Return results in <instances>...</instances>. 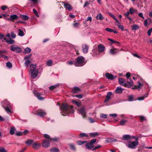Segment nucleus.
<instances>
[{
    "instance_id": "obj_1",
    "label": "nucleus",
    "mask_w": 152,
    "mask_h": 152,
    "mask_svg": "<svg viewBox=\"0 0 152 152\" xmlns=\"http://www.w3.org/2000/svg\"><path fill=\"white\" fill-rule=\"evenodd\" d=\"M1 104L7 113L10 115L12 110V105L10 102L7 100L5 99L1 102Z\"/></svg>"
},
{
    "instance_id": "obj_2",
    "label": "nucleus",
    "mask_w": 152,
    "mask_h": 152,
    "mask_svg": "<svg viewBox=\"0 0 152 152\" xmlns=\"http://www.w3.org/2000/svg\"><path fill=\"white\" fill-rule=\"evenodd\" d=\"M61 111L67 114L72 113L74 112V110L72 106L70 107L66 104H63L61 106Z\"/></svg>"
},
{
    "instance_id": "obj_3",
    "label": "nucleus",
    "mask_w": 152,
    "mask_h": 152,
    "mask_svg": "<svg viewBox=\"0 0 152 152\" xmlns=\"http://www.w3.org/2000/svg\"><path fill=\"white\" fill-rule=\"evenodd\" d=\"M76 61L74 62V65L76 66H83L86 63L84 60V58L82 56H78L76 59Z\"/></svg>"
},
{
    "instance_id": "obj_4",
    "label": "nucleus",
    "mask_w": 152,
    "mask_h": 152,
    "mask_svg": "<svg viewBox=\"0 0 152 152\" xmlns=\"http://www.w3.org/2000/svg\"><path fill=\"white\" fill-rule=\"evenodd\" d=\"M10 50L13 52H15L16 53H20L22 52L21 48L16 45H12L10 47Z\"/></svg>"
},
{
    "instance_id": "obj_5",
    "label": "nucleus",
    "mask_w": 152,
    "mask_h": 152,
    "mask_svg": "<svg viewBox=\"0 0 152 152\" xmlns=\"http://www.w3.org/2000/svg\"><path fill=\"white\" fill-rule=\"evenodd\" d=\"M138 141H129L126 146L130 148L134 149L138 145Z\"/></svg>"
},
{
    "instance_id": "obj_6",
    "label": "nucleus",
    "mask_w": 152,
    "mask_h": 152,
    "mask_svg": "<svg viewBox=\"0 0 152 152\" xmlns=\"http://www.w3.org/2000/svg\"><path fill=\"white\" fill-rule=\"evenodd\" d=\"M31 144L32 145L33 148L35 149H38L41 146L40 143L37 142H34L33 141L29 140V145Z\"/></svg>"
},
{
    "instance_id": "obj_7",
    "label": "nucleus",
    "mask_w": 152,
    "mask_h": 152,
    "mask_svg": "<svg viewBox=\"0 0 152 152\" xmlns=\"http://www.w3.org/2000/svg\"><path fill=\"white\" fill-rule=\"evenodd\" d=\"M127 83H126V84H125V87L129 88L133 85V82L131 78L127 79Z\"/></svg>"
},
{
    "instance_id": "obj_8",
    "label": "nucleus",
    "mask_w": 152,
    "mask_h": 152,
    "mask_svg": "<svg viewBox=\"0 0 152 152\" xmlns=\"http://www.w3.org/2000/svg\"><path fill=\"white\" fill-rule=\"evenodd\" d=\"M79 113L81 114L83 117L86 116V113L85 108L84 106H83L81 108L78 109Z\"/></svg>"
},
{
    "instance_id": "obj_9",
    "label": "nucleus",
    "mask_w": 152,
    "mask_h": 152,
    "mask_svg": "<svg viewBox=\"0 0 152 152\" xmlns=\"http://www.w3.org/2000/svg\"><path fill=\"white\" fill-rule=\"evenodd\" d=\"M62 3L64 4V7L66 9L69 11H71L72 9V7L68 3L66 2H62Z\"/></svg>"
},
{
    "instance_id": "obj_10",
    "label": "nucleus",
    "mask_w": 152,
    "mask_h": 152,
    "mask_svg": "<svg viewBox=\"0 0 152 152\" xmlns=\"http://www.w3.org/2000/svg\"><path fill=\"white\" fill-rule=\"evenodd\" d=\"M42 146L45 147H48L50 145V142L48 140H44L42 143Z\"/></svg>"
},
{
    "instance_id": "obj_11",
    "label": "nucleus",
    "mask_w": 152,
    "mask_h": 152,
    "mask_svg": "<svg viewBox=\"0 0 152 152\" xmlns=\"http://www.w3.org/2000/svg\"><path fill=\"white\" fill-rule=\"evenodd\" d=\"M31 77L33 78H36L38 76V71L37 69L31 72Z\"/></svg>"
},
{
    "instance_id": "obj_12",
    "label": "nucleus",
    "mask_w": 152,
    "mask_h": 152,
    "mask_svg": "<svg viewBox=\"0 0 152 152\" xmlns=\"http://www.w3.org/2000/svg\"><path fill=\"white\" fill-rule=\"evenodd\" d=\"M82 51L84 53H86L88 52L89 47L86 44H83L82 45Z\"/></svg>"
},
{
    "instance_id": "obj_13",
    "label": "nucleus",
    "mask_w": 152,
    "mask_h": 152,
    "mask_svg": "<svg viewBox=\"0 0 152 152\" xmlns=\"http://www.w3.org/2000/svg\"><path fill=\"white\" fill-rule=\"evenodd\" d=\"M37 115L40 116H44L46 114V113L42 110L39 109L37 111Z\"/></svg>"
},
{
    "instance_id": "obj_14",
    "label": "nucleus",
    "mask_w": 152,
    "mask_h": 152,
    "mask_svg": "<svg viewBox=\"0 0 152 152\" xmlns=\"http://www.w3.org/2000/svg\"><path fill=\"white\" fill-rule=\"evenodd\" d=\"M119 51V49L117 48L112 49H110L109 51L110 53L113 55H115Z\"/></svg>"
},
{
    "instance_id": "obj_15",
    "label": "nucleus",
    "mask_w": 152,
    "mask_h": 152,
    "mask_svg": "<svg viewBox=\"0 0 152 152\" xmlns=\"http://www.w3.org/2000/svg\"><path fill=\"white\" fill-rule=\"evenodd\" d=\"M34 93L35 95L40 100H43L44 99V98L41 96V93L38 92L36 91H34Z\"/></svg>"
},
{
    "instance_id": "obj_16",
    "label": "nucleus",
    "mask_w": 152,
    "mask_h": 152,
    "mask_svg": "<svg viewBox=\"0 0 152 152\" xmlns=\"http://www.w3.org/2000/svg\"><path fill=\"white\" fill-rule=\"evenodd\" d=\"M98 48L99 52H103L105 50V47L102 44H100L98 46Z\"/></svg>"
},
{
    "instance_id": "obj_17",
    "label": "nucleus",
    "mask_w": 152,
    "mask_h": 152,
    "mask_svg": "<svg viewBox=\"0 0 152 152\" xmlns=\"http://www.w3.org/2000/svg\"><path fill=\"white\" fill-rule=\"evenodd\" d=\"M105 76L107 79L110 80H113L116 77V76H113L112 74H110L108 73H106Z\"/></svg>"
},
{
    "instance_id": "obj_18",
    "label": "nucleus",
    "mask_w": 152,
    "mask_h": 152,
    "mask_svg": "<svg viewBox=\"0 0 152 152\" xmlns=\"http://www.w3.org/2000/svg\"><path fill=\"white\" fill-rule=\"evenodd\" d=\"M112 94V93L111 92H108L107 93V95L106 96V99L104 101V102H108L110 98V96Z\"/></svg>"
},
{
    "instance_id": "obj_19",
    "label": "nucleus",
    "mask_w": 152,
    "mask_h": 152,
    "mask_svg": "<svg viewBox=\"0 0 152 152\" xmlns=\"http://www.w3.org/2000/svg\"><path fill=\"white\" fill-rule=\"evenodd\" d=\"M24 65L27 68L28 66V55L25 56L24 58V60H26Z\"/></svg>"
},
{
    "instance_id": "obj_20",
    "label": "nucleus",
    "mask_w": 152,
    "mask_h": 152,
    "mask_svg": "<svg viewBox=\"0 0 152 152\" xmlns=\"http://www.w3.org/2000/svg\"><path fill=\"white\" fill-rule=\"evenodd\" d=\"M138 84L137 86H134V87L132 88V89L138 88V90H139L141 88V87L142 86V84L139 81H138Z\"/></svg>"
},
{
    "instance_id": "obj_21",
    "label": "nucleus",
    "mask_w": 152,
    "mask_h": 152,
    "mask_svg": "<svg viewBox=\"0 0 152 152\" xmlns=\"http://www.w3.org/2000/svg\"><path fill=\"white\" fill-rule=\"evenodd\" d=\"M44 137L46 139H48L50 140H52L54 141H56L57 140V138H54L53 139L51 138L50 137V136L48 134H44Z\"/></svg>"
},
{
    "instance_id": "obj_22",
    "label": "nucleus",
    "mask_w": 152,
    "mask_h": 152,
    "mask_svg": "<svg viewBox=\"0 0 152 152\" xmlns=\"http://www.w3.org/2000/svg\"><path fill=\"white\" fill-rule=\"evenodd\" d=\"M4 39L6 42L10 44H13L15 42L14 40L11 39H9L6 38H4Z\"/></svg>"
},
{
    "instance_id": "obj_23",
    "label": "nucleus",
    "mask_w": 152,
    "mask_h": 152,
    "mask_svg": "<svg viewBox=\"0 0 152 152\" xmlns=\"http://www.w3.org/2000/svg\"><path fill=\"white\" fill-rule=\"evenodd\" d=\"M116 141V139L113 138H107L106 140V142H112Z\"/></svg>"
},
{
    "instance_id": "obj_24",
    "label": "nucleus",
    "mask_w": 152,
    "mask_h": 152,
    "mask_svg": "<svg viewBox=\"0 0 152 152\" xmlns=\"http://www.w3.org/2000/svg\"><path fill=\"white\" fill-rule=\"evenodd\" d=\"M118 82L120 85L123 84L124 86H125V84H126L125 80L122 78H119L118 79Z\"/></svg>"
},
{
    "instance_id": "obj_25",
    "label": "nucleus",
    "mask_w": 152,
    "mask_h": 152,
    "mask_svg": "<svg viewBox=\"0 0 152 152\" xmlns=\"http://www.w3.org/2000/svg\"><path fill=\"white\" fill-rule=\"evenodd\" d=\"M29 67L30 72L34 71L36 69V64H31L30 65Z\"/></svg>"
},
{
    "instance_id": "obj_26",
    "label": "nucleus",
    "mask_w": 152,
    "mask_h": 152,
    "mask_svg": "<svg viewBox=\"0 0 152 152\" xmlns=\"http://www.w3.org/2000/svg\"><path fill=\"white\" fill-rule=\"evenodd\" d=\"M94 146L93 144H92L90 142H87L86 145V147L88 149H91Z\"/></svg>"
},
{
    "instance_id": "obj_27",
    "label": "nucleus",
    "mask_w": 152,
    "mask_h": 152,
    "mask_svg": "<svg viewBox=\"0 0 152 152\" xmlns=\"http://www.w3.org/2000/svg\"><path fill=\"white\" fill-rule=\"evenodd\" d=\"M72 92L74 93H77L78 92L80 91V89L77 87H75L73 89Z\"/></svg>"
},
{
    "instance_id": "obj_28",
    "label": "nucleus",
    "mask_w": 152,
    "mask_h": 152,
    "mask_svg": "<svg viewBox=\"0 0 152 152\" xmlns=\"http://www.w3.org/2000/svg\"><path fill=\"white\" fill-rule=\"evenodd\" d=\"M100 133L98 132L91 133L89 134L92 137H95L99 135Z\"/></svg>"
},
{
    "instance_id": "obj_29",
    "label": "nucleus",
    "mask_w": 152,
    "mask_h": 152,
    "mask_svg": "<svg viewBox=\"0 0 152 152\" xmlns=\"http://www.w3.org/2000/svg\"><path fill=\"white\" fill-rule=\"evenodd\" d=\"M127 122V121L124 119H122L120 121V124L121 126L125 125Z\"/></svg>"
},
{
    "instance_id": "obj_30",
    "label": "nucleus",
    "mask_w": 152,
    "mask_h": 152,
    "mask_svg": "<svg viewBox=\"0 0 152 152\" xmlns=\"http://www.w3.org/2000/svg\"><path fill=\"white\" fill-rule=\"evenodd\" d=\"M123 90V89L121 87H118L116 88L115 92L116 93H121L122 92Z\"/></svg>"
},
{
    "instance_id": "obj_31",
    "label": "nucleus",
    "mask_w": 152,
    "mask_h": 152,
    "mask_svg": "<svg viewBox=\"0 0 152 152\" xmlns=\"http://www.w3.org/2000/svg\"><path fill=\"white\" fill-rule=\"evenodd\" d=\"M16 129L13 127L11 128L10 130V133L11 135L15 133V132L16 131Z\"/></svg>"
},
{
    "instance_id": "obj_32",
    "label": "nucleus",
    "mask_w": 152,
    "mask_h": 152,
    "mask_svg": "<svg viewBox=\"0 0 152 152\" xmlns=\"http://www.w3.org/2000/svg\"><path fill=\"white\" fill-rule=\"evenodd\" d=\"M86 142V141L78 140L76 142L77 145H81Z\"/></svg>"
},
{
    "instance_id": "obj_33",
    "label": "nucleus",
    "mask_w": 152,
    "mask_h": 152,
    "mask_svg": "<svg viewBox=\"0 0 152 152\" xmlns=\"http://www.w3.org/2000/svg\"><path fill=\"white\" fill-rule=\"evenodd\" d=\"M132 30H136L138 29L139 28V27L138 26V25H136V24H134V25H133L132 26Z\"/></svg>"
},
{
    "instance_id": "obj_34",
    "label": "nucleus",
    "mask_w": 152,
    "mask_h": 152,
    "mask_svg": "<svg viewBox=\"0 0 152 152\" xmlns=\"http://www.w3.org/2000/svg\"><path fill=\"white\" fill-rule=\"evenodd\" d=\"M123 139L125 140H130L131 138V136L129 135H125L123 136Z\"/></svg>"
},
{
    "instance_id": "obj_35",
    "label": "nucleus",
    "mask_w": 152,
    "mask_h": 152,
    "mask_svg": "<svg viewBox=\"0 0 152 152\" xmlns=\"http://www.w3.org/2000/svg\"><path fill=\"white\" fill-rule=\"evenodd\" d=\"M10 19L12 20H15L18 18V16L16 15H11L10 16Z\"/></svg>"
},
{
    "instance_id": "obj_36",
    "label": "nucleus",
    "mask_w": 152,
    "mask_h": 152,
    "mask_svg": "<svg viewBox=\"0 0 152 152\" xmlns=\"http://www.w3.org/2000/svg\"><path fill=\"white\" fill-rule=\"evenodd\" d=\"M137 10L135 9H134L133 8L131 7L129 10V12L131 14H132L134 13L137 12Z\"/></svg>"
},
{
    "instance_id": "obj_37",
    "label": "nucleus",
    "mask_w": 152,
    "mask_h": 152,
    "mask_svg": "<svg viewBox=\"0 0 152 152\" xmlns=\"http://www.w3.org/2000/svg\"><path fill=\"white\" fill-rule=\"evenodd\" d=\"M109 15L111 16V17H112L117 22V23H118V21L117 19L115 18V15L112 14L111 13H108Z\"/></svg>"
},
{
    "instance_id": "obj_38",
    "label": "nucleus",
    "mask_w": 152,
    "mask_h": 152,
    "mask_svg": "<svg viewBox=\"0 0 152 152\" xmlns=\"http://www.w3.org/2000/svg\"><path fill=\"white\" fill-rule=\"evenodd\" d=\"M103 19V18L102 17L101 14L100 13L97 15L96 16V19L100 20H102Z\"/></svg>"
},
{
    "instance_id": "obj_39",
    "label": "nucleus",
    "mask_w": 152,
    "mask_h": 152,
    "mask_svg": "<svg viewBox=\"0 0 152 152\" xmlns=\"http://www.w3.org/2000/svg\"><path fill=\"white\" fill-rule=\"evenodd\" d=\"M6 65L7 67L9 69H10L12 67V63L9 62H7L6 63Z\"/></svg>"
},
{
    "instance_id": "obj_40",
    "label": "nucleus",
    "mask_w": 152,
    "mask_h": 152,
    "mask_svg": "<svg viewBox=\"0 0 152 152\" xmlns=\"http://www.w3.org/2000/svg\"><path fill=\"white\" fill-rule=\"evenodd\" d=\"M50 151L51 152H58L59 150L56 148H53L50 149Z\"/></svg>"
},
{
    "instance_id": "obj_41",
    "label": "nucleus",
    "mask_w": 152,
    "mask_h": 152,
    "mask_svg": "<svg viewBox=\"0 0 152 152\" xmlns=\"http://www.w3.org/2000/svg\"><path fill=\"white\" fill-rule=\"evenodd\" d=\"M59 86L58 85L52 86L49 87V89L52 90L56 88Z\"/></svg>"
},
{
    "instance_id": "obj_42",
    "label": "nucleus",
    "mask_w": 152,
    "mask_h": 152,
    "mask_svg": "<svg viewBox=\"0 0 152 152\" xmlns=\"http://www.w3.org/2000/svg\"><path fill=\"white\" fill-rule=\"evenodd\" d=\"M18 34L20 36H23L24 35L23 32L21 29H19Z\"/></svg>"
},
{
    "instance_id": "obj_43",
    "label": "nucleus",
    "mask_w": 152,
    "mask_h": 152,
    "mask_svg": "<svg viewBox=\"0 0 152 152\" xmlns=\"http://www.w3.org/2000/svg\"><path fill=\"white\" fill-rule=\"evenodd\" d=\"M53 63V62L52 60H49L47 61L46 64L47 66H52Z\"/></svg>"
},
{
    "instance_id": "obj_44",
    "label": "nucleus",
    "mask_w": 152,
    "mask_h": 152,
    "mask_svg": "<svg viewBox=\"0 0 152 152\" xmlns=\"http://www.w3.org/2000/svg\"><path fill=\"white\" fill-rule=\"evenodd\" d=\"M69 145L70 146V148L72 150H75L76 148L75 147L74 145L72 143H70L69 144Z\"/></svg>"
},
{
    "instance_id": "obj_45",
    "label": "nucleus",
    "mask_w": 152,
    "mask_h": 152,
    "mask_svg": "<svg viewBox=\"0 0 152 152\" xmlns=\"http://www.w3.org/2000/svg\"><path fill=\"white\" fill-rule=\"evenodd\" d=\"M0 57H3L4 58V60L7 61V60H8V57L7 56H5L3 54H0Z\"/></svg>"
},
{
    "instance_id": "obj_46",
    "label": "nucleus",
    "mask_w": 152,
    "mask_h": 152,
    "mask_svg": "<svg viewBox=\"0 0 152 152\" xmlns=\"http://www.w3.org/2000/svg\"><path fill=\"white\" fill-rule=\"evenodd\" d=\"M21 18L22 19L24 20H27L28 19V16L24 15H22Z\"/></svg>"
},
{
    "instance_id": "obj_47",
    "label": "nucleus",
    "mask_w": 152,
    "mask_h": 152,
    "mask_svg": "<svg viewBox=\"0 0 152 152\" xmlns=\"http://www.w3.org/2000/svg\"><path fill=\"white\" fill-rule=\"evenodd\" d=\"M100 118H107V115L106 114H104L102 113L101 114Z\"/></svg>"
},
{
    "instance_id": "obj_48",
    "label": "nucleus",
    "mask_w": 152,
    "mask_h": 152,
    "mask_svg": "<svg viewBox=\"0 0 152 152\" xmlns=\"http://www.w3.org/2000/svg\"><path fill=\"white\" fill-rule=\"evenodd\" d=\"M116 25L117 26L118 28L122 30V31L124 30V27L123 25H120L119 24H116Z\"/></svg>"
},
{
    "instance_id": "obj_49",
    "label": "nucleus",
    "mask_w": 152,
    "mask_h": 152,
    "mask_svg": "<svg viewBox=\"0 0 152 152\" xmlns=\"http://www.w3.org/2000/svg\"><path fill=\"white\" fill-rule=\"evenodd\" d=\"M24 54H28V47L26 48L24 50V51L23 52Z\"/></svg>"
},
{
    "instance_id": "obj_50",
    "label": "nucleus",
    "mask_w": 152,
    "mask_h": 152,
    "mask_svg": "<svg viewBox=\"0 0 152 152\" xmlns=\"http://www.w3.org/2000/svg\"><path fill=\"white\" fill-rule=\"evenodd\" d=\"M73 102L75 103L78 107H79L81 105V104L75 101H73Z\"/></svg>"
},
{
    "instance_id": "obj_51",
    "label": "nucleus",
    "mask_w": 152,
    "mask_h": 152,
    "mask_svg": "<svg viewBox=\"0 0 152 152\" xmlns=\"http://www.w3.org/2000/svg\"><path fill=\"white\" fill-rule=\"evenodd\" d=\"M79 136L80 137H87L88 136L87 134L85 133H81L79 134Z\"/></svg>"
},
{
    "instance_id": "obj_52",
    "label": "nucleus",
    "mask_w": 152,
    "mask_h": 152,
    "mask_svg": "<svg viewBox=\"0 0 152 152\" xmlns=\"http://www.w3.org/2000/svg\"><path fill=\"white\" fill-rule=\"evenodd\" d=\"M0 152H7L4 147H0Z\"/></svg>"
},
{
    "instance_id": "obj_53",
    "label": "nucleus",
    "mask_w": 152,
    "mask_h": 152,
    "mask_svg": "<svg viewBox=\"0 0 152 152\" xmlns=\"http://www.w3.org/2000/svg\"><path fill=\"white\" fill-rule=\"evenodd\" d=\"M33 12H34V13L36 15V16L37 17H39V15H38V13L37 12V11L36 10V9H33Z\"/></svg>"
},
{
    "instance_id": "obj_54",
    "label": "nucleus",
    "mask_w": 152,
    "mask_h": 152,
    "mask_svg": "<svg viewBox=\"0 0 152 152\" xmlns=\"http://www.w3.org/2000/svg\"><path fill=\"white\" fill-rule=\"evenodd\" d=\"M140 120L142 122L146 120L145 118L143 116H140Z\"/></svg>"
},
{
    "instance_id": "obj_55",
    "label": "nucleus",
    "mask_w": 152,
    "mask_h": 152,
    "mask_svg": "<svg viewBox=\"0 0 152 152\" xmlns=\"http://www.w3.org/2000/svg\"><path fill=\"white\" fill-rule=\"evenodd\" d=\"M88 120L90 121L91 123H93L95 122V120L93 119V118H88Z\"/></svg>"
},
{
    "instance_id": "obj_56",
    "label": "nucleus",
    "mask_w": 152,
    "mask_h": 152,
    "mask_svg": "<svg viewBox=\"0 0 152 152\" xmlns=\"http://www.w3.org/2000/svg\"><path fill=\"white\" fill-rule=\"evenodd\" d=\"M97 140L96 139H94L91 140L90 142L92 144L95 143L96 141Z\"/></svg>"
},
{
    "instance_id": "obj_57",
    "label": "nucleus",
    "mask_w": 152,
    "mask_h": 152,
    "mask_svg": "<svg viewBox=\"0 0 152 152\" xmlns=\"http://www.w3.org/2000/svg\"><path fill=\"white\" fill-rule=\"evenodd\" d=\"M101 147H102L101 145H98L96 146L95 148H94L93 149V150H96L97 149H98L99 148H101Z\"/></svg>"
},
{
    "instance_id": "obj_58",
    "label": "nucleus",
    "mask_w": 152,
    "mask_h": 152,
    "mask_svg": "<svg viewBox=\"0 0 152 152\" xmlns=\"http://www.w3.org/2000/svg\"><path fill=\"white\" fill-rule=\"evenodd\" d=\"M16 37V35L13 32L11 33V37L12 38H15Z\"/></svg>"
},
{
    "instance_id": "obj_59",
    "label": "nucleus",
    "mask_w": 152,
    "mask_h": 152,
    "mask_svg": "<svg viewBox=\"0 0 152 152\" xmlns=\"http://www.w3.org/2000/svg\"><path fill=\"white\" fill-rule=\"evenodd\" d=\"M147 96V95L145 96H142L141 97H139L137 98V100H143L145 98V97H146Z\"/></svg>"
},
{
    "instance_id": "obj_60",
    "label": "nucleus",
    "mask_w": 152,
    "mask_h": 152,
    "mask_svg": "<svg viewBox=\"0 0 152 152\" xmlns=\"http://www.w3.org/2000/svg\"><path fill=\"white\" fill-rule=\"evenodd\" d=\"M105 30L108 32H112L113 31V30L110 28H106L105 29Z\"/></svg>"
},
{
    "instance_id": "obj_61",
    "label": "nucleus",
    "mask_w": 152,
    "mask_h": 152,
    "mask_svg": "<svg viewBox=\"0 0 152 152\" xmlns=\"http://www.w3.org/2000/svg\"><path fill=\"white\" fill-rule=\"evenodd\" d=\"M23 133L21 132H17V133H16L15 134V135L18 136H20L22 135L23 134Z\"/></svg>"
},
{
    "instance_id": "obj_62",
    "label": "nucleus",
    "mask_w": 152,
    "mask_h": 152,
    "mask_svg": "<svg viewBox=\"0 0 152 152\" xmlns=\"http://www.w3.org/2000/svg\"><path fill=\"white\" fill-rule=\"evenodd\" d=\"M152 31V28H150L148 31V36H150L151 35V33Z\"/></svg>"
},
{
    "instance_id": "obj_63",
    "label": "nucleus",
    "mask_w": 152,
    "mask_h": 152,
    "mask_svg": "<svg viewBox=\"0 0 152 152\" xmlns=\"http://www.w3.org/2000/svg\"><path fill=\"white\" fill-rule=\"evenodd\" d=\"M73 26L75 27H78L79 26V23H75L73 24Z\"/></svg>"
},
{
    "instance_id": "obj_64",
    "label": "nucleus",
    "mask_w": 152,
    "mask_h": 152,
    "mask_svg": "<svg viewBox=\"0 0 152 152\" xmlns=\"http://www.w3.org/2000/svg\"><path fill=\"white\" fill-rule=\"evenodd\" d=\"M133 97L132 96H130L128 97V101H132L133 100Z\"/></svg>"
}]
</instances>
